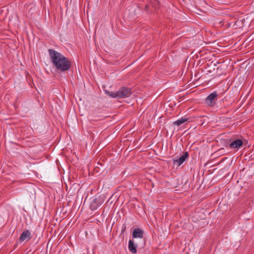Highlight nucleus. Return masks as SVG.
I'll list each match as a JSON object with an SVG mask.
<instances>
[{"label":"nucleus","mask_w":254,"mask_h":254,"mask_svg":"<svg viewBox=\"0 0 254 254\" xmlns=\"http://www.w3.org/2000/svg\"><path fill=\"white\" fill-rule=\"evenodd\" d=\"M48 53L52 63L56 69L61 72L69 70L71 64L67 58L55 50L49 49Z\"/></svg>","instance_id":"obj_1"},{"label":"nucleus","mask_w":254,"mask_h":254,"mask_svg":"<svg viewBox=\"0 0 254 254\" xmlns=\"http://www.w3.org/2000/svg\"><path fill=\"white\" fill-rule=\"evenodd\" d=\"M106 94L113 98H127L129 97L131 94L129 88L123 87L121 88L117 92H110L106 91Z\"/></svg>","instance_id":"obj_2"},{"label":"nucleus","mask_w":254,"mask_h":254,"mask_svg":"<svg viewBox=\"0 0 254 254\" xmlns=\"http://www.w3.org/2000/svg\"><path fill=\"white\" fill-rule=\"evenodd\" d=\"M217 96L218 94L216 91H214L209 94L205 100L206 105L209 107H212L215 105Z\"/></svg>","instance_id":"obj_3"},{"label":"nucleus","mask_w":254,"mask_h":254,"mask_svg":"<svg viewBox=\"0 0 254 254\" xmlns=\"http://www.w3.org/2000/svg\"><path fill=\"white\" fill-rule=\"evenodd\" d=\"M188 157V154L186 152L184 155L181 156L179 159L173 160V165L174 166L179 167L187 159Z\"/></svg>","instance_id":"obj_4"},{"label":"nucleus","mask_w":254,"mask_h":254,"mask_svg":"<svg viewBox=\"0 0 254 254\" xmlns=\"http://www.w3.org/2000/svg\"><path fill=\"white\" fill-rule=\"evenodd\" d=\"M243 144V141L241 139L233 141L229 145L231 149H235L238 150Z\"/></svg>","instance_id":"obj_5"},{"label":"nucleus","mask_w":254,"mask_h":254,"mask_svg":"<svg viewBox=\"0 0 254 254\" xmlns=\"http://www.w3.org/2000/svg\"><path fill=\"white\" fill-rule=\"evenodd\" d=\"M32 238L31 233L28 230L24 231L19 237L20 242H22L26 240H29Z\"/></svg>","instance_id":"obj_6"},{"label":"nucleus","mask_w":254,"mask_h":254,"mask_svg":"<svg viewBox=\"0 0 254 254\" xmlns=\"http://www.w3.org/2000/svg\"><path fill=\"white\" fill-rule=\"evenodd\" d=\"M144 232L139 228H135L132 231V237L133 238H142L143 237Z\"/></svg>","instance_id":"obj_7"},{"label":"nucleus","mask_w":254,"mask_h":254,"mask_svg":"<svg viewBox=\"0 0 254 254\" xmlns=\"http://www.w3.org/2000/svg\"><path fill=\"white\" fill-rule=\"evenodd\" d=\"M101 202H99V200L95 198L93 199L90 203V208L92 210H96L100 205Z\"/></svg>","instance_id":"obj_8"},{"label":"nucleus","mask_w":254,"mask_h":254,"mask_svg":"<svg viewBox=\"0 0 254 254\" xmlns=\"http://www.w3.org/2000/svg\"><path fill=\"white\" fill-rule=\"evenodd\" d=\"M137 245L135 244L133 240H129L128 242V249L129 251L132 254H136Z\"/></svg>","instance_id":"obj_9"},{"label":"nucleus","mask_w":254,"mask_h":254,"mask_svg":"<svg viewBox=\"0 0 254 254\" xmlns=\"http://www.w3.org/2000/svg\"><path fill=\"white\" fill-rule=\"evenodd\" d=\"M188 119L187 118L183 117V118H180V119H178V120L176 121L175 122H174L173 124L175 125H176L177 126H179L181 125H182V124H184V123L186 122L187 121H188Z\"/></svg>","instance_id":"obj_10"},{"label":"nucleus","mask_w":254,"mask_h":254,"mask_svg":"<svg viewBox=\"0 0 254 254\" xmlns=\"http://www.w3.org/2000/svg\"><path fill=\"white\" fill-rule=\"evenodd\" d=\"M154 3L153 4V6L155 7V8H156L157 7H158L159 5V2L157 0H153Z\"/></svg>","instance_id":"obj_11"},{"label":"nucleus","mask_w":254,"mask_h":254,"mask_svg":"<svg viewBox=\"0 0 254 254\" xmlns=\"http://www.w3.org/2000/svg\"><path fill=\"white\" fill-rule=\"evenodd\" d=\"M126 229V226H125L124 228V230H125ZM122 231H123V230H122Z\"/></svg>","instance_id":"obj_12"}]
</instances>
